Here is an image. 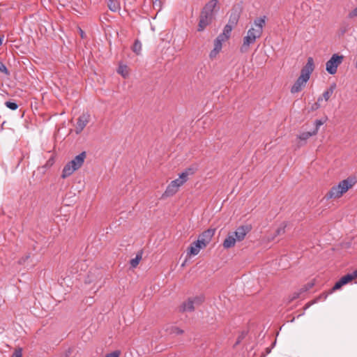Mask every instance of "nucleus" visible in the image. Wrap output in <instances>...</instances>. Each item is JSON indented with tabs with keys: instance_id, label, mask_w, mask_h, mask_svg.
Listing matches in <instances>:
<instances>
[{
	"instance_id": "1",
	"label": "nucleus",
	"mask_w": 357,
	"mask_h": 357,
	"mask_svg": "<svg viewBox=\"0 0 357 357\" xmlns=\"http://www.w3.org/2000/svg\"><path fill=\"white\" fill-rule=\"evenodd\" d=\"M218 3V0H211L202 8L199 17L197 31H203L208 26L212 24L215 20V8Z\"/></svg>"
},
{
	"instance_id": "2",
	"label": "nucleus",
	"mask_w": 357,
	"mask_h": 357,
	"mask_svg": "<svg viewBox=\"0 0 357 357\" xmlns=\"http://www.w3.org/2000/svg\"><path fill=\"white\" fill-rule=\"evenodd\" d=\"M314 63L312 57H308L306 64L302 68L301 75L291 88V93H298L305 86L310 75L314 71Z\"/></svg>"
},
{
	"instance_id": "3",
	"label": "nucleus",
	"mask_w": 357,
	"mask_h": 357,
	"mask_svg": "<svg viewBox=\"0 0 357 357\" xmlns=\"http://www.w3.org/2000/svg\"><path fill=\"white\" fill-rule=\"evenodd\" d=\"M351 180L349 178L344 179L339 183L337 185H335L326 194L325 198L331 199L333 198H339L345 193L353 185Z\"/></svg>"
},
{
	"instance_id": "4",
	"label": "nucleus",
	"mask_w": 357,
	"mask_h": 357,
	"mask_svg": "<svg viewBox=\"0 0 357 357\" xmlns=\"http://www.w3.org/2000/svg\"><path fill=\"white\" fill-rule=\"evenodd\" d=\"M344 56L334 54L331 59L326 63V71L331 74L334 75L337 72L338 66L342 62Z\"/></svg>"
},
{
	"instance_id": "5",
	"label": "nucleus",
	"mask_w": 357,
	"mask_h": 357,
	"mask_svg": "<svg viewBox=\"0 0 357 357\" xmlns=\"http://www.w3.org/2000/svg\"><path fill=\"white\" fill-rule=\"evenodd\" d=\"M241 13V6L240 5H234L231 10L228 24L235 26L238 22Z\"/></svg>"
},
{
	"instance_id": "6",
	"label": "nucleus",
	"mask_w": 357,
	"mask_h": 357,
	"mask_svg": "<svg viewBox=\"0 0 357 357\" xmlns=\"http://www.w3.org/2000/svg\"><path fill=\"white\" fill-rule=\"evenodd\" d=\"M215 232V229L209 228L200 234L197 240L202 244V246L206 247L211 242Z\"/></svg>"
},
{
	"instance_id": "7",
	"label": "nucleus",
	"mask_w": 357,
	"mask_h": 357,
	"mask_svg": "<svg viewBox=\"0 0 357 357\" xmlns=\"http://www.w3.org/2000/svg\"><path fill=\"white\" fill-rule=\"evenodd\" d=\"M90 115L88 113H83L78 119L75 127V132L79 134L87 123L89 122Z\"/></svg>"
},
{
	"instance_id": "8",
	"label": "nucleus",
	"mask_w": 357,
	"mask_h": 357,
	"mask_svg": "<svg viewBox=\"0 0 357 357\" xmlns=\"http://www.w3.org/2000/svg\"><path fill=\"white\" fill-rule=\"evenodd\" d=\"M250 225H242L238 227L234 232L233 235L238 241H243L246 234L251 230Z\"/></svg>"
},
{
	"instance_id": "9",
	"label": "nucleus",
	"mask_w": 357,
	"mask_h": 357,
	"mask_svg": "<svg viewBox=\"0 0 357 357\" xmlns=\"http://www.w3.org/2000/svg\"><path fill=\"white\" fill-rule=\"evenodd\" d=\"M86 154L85 151L82 152L79 155L75 157L73 160L70 161L71 166L75 167L77 169H79L84 164Z\"/></svg>"
},
{
	"instance_id": "10",
	"label": "nucleus",
	"mask_w": 357,
	"mask_h": 357,
	"mask_svg": "<svg viewBox=\"0 0 357 357\" xmlns=\"http://www.w3.org/2000/svg\"><path fill=\"white\" fill-rule=\"evenodd\" d=\"M204 248L205 247L202 246V244L197 240L190 244V247L188 248V255L190 256L197 255L200 249Z\"/></svg>"
},
{
	"instance_id": "11",
	"label": "nucleus",
	"mask_w": 357,
	"mask_h": 357,
	"mask_svg": "<svg viewBox=\"0 0 357 357\" xmlns=\"http://www.w3.org/2000/svg\"><path fill=\"white\" fill-rule=\"evenodd\" d=\"M255 41L250 38V36H246L243 38V45L240 47V52L241 53H246L249 51L250 45L254 44Z\"/></svg>"
},
{
	"instance_id": "12",
	"label": "nucleus",
	"mask_w": 357,
	"mask_h": 357,
	"mask_svg": "<svg viewBox=\"0 0 357 357\" xmlns=\"http://www.w3.org/2000/svg\"><path fill=\"white\" fill-rule=\"evenodd\" d=\"M178 190V188H176L172 182L167 185L165 191L162 195V198H167L169 197H172L174 195Z\"/></svg>"
},
{
	"instance_id": "13",
	"label": "nucleus",
	"mask_w": 357,
	"mask_h": 357,
	"mask_svg": "<svg viewBox=\"0 0 357 357\" xmlns=\"http://www.w3.org/2000/svg\"><path fill=\"white\" fill-rule=\"evenodd\" d=\"M76 170H77V169L74 166H71V164L68 162L63 169L61 177L66 178L73 174Z\"/></svg>"
},
{
	"instance_id": "14",
	"label": "nucleus",
	"mask_w": 357,
	"mask_h": 357,
	"mask_svg": "<svg viewBox=\"0 0 357 357\" xmlns=\"http://www.w3.org/2000/svg\"><path fill=\"white\" fill-rule=\"evenodd\" d=\"M337 85L335 83H332L330 86L323 93L322 98L325 100V101H328L335 90Z\"/></svg>"
},
{
	"instance_id": "15",
	"label": "nucleus",
	"mask_w": 357,
	"mask_h": 357,
	"mask_svg": "<svg viewBox=\"0 0 357 357\" xmlns=\"http://www.w3.org/2000/svg\"><path fill=\"white\" fill-rule=\"evenodd\" d=\"M266 16L264 15L263 17L255 19L254 21V24L257 26L256 30H259V33L261 34L263 33V27L266 24Z\"/></svg>"
},
{
	"instance_id": "16",
	"label": "nucleus",
	"mask_w": 357,
	"mask_h": 357,
	"mask_svg": "<svg viewBox=\"0 0 357 357\" xmlns=\"http://www.w3.org/2000/svg\"><path fill=\"white\" fill-rule=\"evenodd\" d=\"M236 238L234 235H229L223 241L222 245L225 248L228 249L235 245Z\"/></svg>"
},
{
	"instance_id": "17",
	"label": "nucleus",
	"mask_w": 357,
	"mask_h": 357,
	"mask_svg": "<svg viewBox=\"0 0 357 357\" xmlns=\"http://www.w3.org/2000/svg\"><path fill=\"white\" fill-rule=\"evenodd\" d=\"M195 307H194V300H192L189 298L187 302H185L183 303L181 306V311L185 312V311H194Z\"/></svg>"
},
{
	"instance_id": "18",
	"label": "nucleus",
	"mask_w": 357,
	"mask_h": 357,
	"mask_svg": "<svg viewBox=\"0 0 357 357\" xmlns=\"http://www.w3.org/2000/svg\"><path fill=\"white\" fill-rule=\"evenodd\" d=\"M109 9L112 12H116L120 10V2L118 0H109L107 3Z\"/></svg>"
},
{
	"instance_id": "19",
	"label": "nucleus",
	"mask_w": 357,
	"mask_h": 357,
	"mask_svg": "<svg viewBox=\"0 0 357 357\" xmlns=\"http://www.w3.org/2000/svg\"><path fill=\"white\" fill-rule=\"evenodd\" d=\"M261 33H259V30H256L254 28H250L248 31L247 36H250L252 39H253L255 41H256L257 38H259L261 36Z\"/></svg>"
},
{
	"instance_id": "20",
	"label": "nucleus",
	"mask_w": 357,
	"mask_h": 357,
	"mask_svg": "<svg viewBox=\"0 0 357 357\" xmlns=\"http://www.w3.org/2000/svg\"><path fill=\"white\" fill-rule=\"evenodd\" d=\"M132 50L137 55L140 54L141 50H142V43L138 39H136L135 40L132 46Z\"/></svg>"
},
{
	"instance_id": "21",
	"label": "nucleus",
	"mask_w": 357,
	"mask_h": 357,
	"mask_svg": "<svg viewBox=\"0 0 357 357\" xmlns=\"http://www.w3.org/2000/svg\"><path fill=\"white\" fill-rule=\"evenodd\" d=\"M315 135V134H312V132H305L298 135V139L304 142H301L300 146H303L305 144V141L310 138V137Z\"/></svg>"
},
{
	"instance_id": "22",
	"label": "nucleus",
	"mask_w": 357,
	"mask_h": 357,
	"mask_svg": "<svg viewBox=\"0 0 357 357\" xmlns=\"http://www.w3.org/2000/svg\"><path fill=\"white\" fill-rule=\"evenodd\" d=\"M142 252H139L137 254L135 258L132 259L130 261V264L132 268H136L142 259Z\"/></svg>"
},
{
	"instance_id": "23",
	"label": "nucleus",
	"mask_w": 357,
	"mask_h": 357,
	"mask_svg": "<svg viewBox=\"0 0 357 357\" xmlns=\"http://www.w3.org/2000/svg\"><path fill=\"white\" fill-rule=\"evenodd\" d=\"M315 284V282H314V280H312L309 282H307V284H304L300 289H299V291L301 293V294H303L306 291H307L308 290H310V289H312Z\"/></svg>"
},
{
	"instance_id": "24",
	"label": "nucleus",
	"mask_w": 357,
	"mask_h": 357,
	"mask_svg": "<svg viewBox=\"0 0 357 357\" xmlns=\"http://www.w3.org/2000/svg\"><path fill=\"white\" fill-rule=\"evenodd\" d=\"M286 224L283 222L280 227H279L275 232L274 236H273L272 239H274L276 236L282 235L285 233V228H286Z\"/></svg>"
},
{
	"instance_id": "25",
	"label": "nucleus",
	"mask_w": 357,
	"mask_h": 357,
	"mask_svg": "<svg viewBox=\"0 0 357 357\" xmlns=\"http://www.w3.org/2000/svg\"><path fill=\"white\" fill-rule=\"evenodd\" d=\"M234 27V26H231L229 24H226L224 27L223 32L222 33L227 36V38H229L231 32Z\"/></svg>"
},
{
	"instance_id": "26",
	"label": "nucleus",
	"mask_w": 357,
	"mask_h": 357,
	"mask_svg": "<svg viewBox=\"0 0 357 357\" xmlns=\"http://www.w3.org/2000/svg\"><path fill=\"white\" fill-rule=\"evenodd\" d=\"M325 122H326V119L325 120H322V119L315 120V121H314L315 128H314V130L312 131V134L317 135V133L318 132V130L319 129V127L321 126H322Z\"/></svg>"
},
{
	"instance_id": "27",
	"label": "nucleus",
	"mask_w": 357,
	"mask_h": 357,
	"mask_svg": "<svg viewBox=\"0 0 357 357\" xmlns=\"http://www.w3.org/2000/svg\"><path fill=\"white\" fill-rule=\"evenodd\" d=\"M349 29H350L349 24L346 22H343L340 25V27L339 29L340 34L341 36H343L345 33H347L349 30Z\"/></svg>"
},
{
	"instance_id": "28",
	"label": "nucleus",
	"mask_w": 357,
	"mask_h": 357,
	"mask_svg": "<svg viewBox=\"0 0 357 357\" xmlns=\"http://www.w3.org/2000/svg\"><path fill=\"white\" fill-rule=\"evenodd\" d=\"M340 280L343 282L342 284L345 285L353 280V277L350 273H349L342 276Z\"/></svg>"
},
{
	"instance_id": "29",
	"label": "nucleus",
	"mask_w": 357,
	"mask_h": 357,
	"mask_svg": "<svg viewBox=\"0 0 357 357\" xmlns=\"http://www.w3.org/2000/svg\"><path fill=\"white\" fill-rule=\"evenodd\" d=\"M322 100H323V98L319 97L317 99V101L312 105V106L310 107V111L313 112V111L318 109L321 107L320 102Z\"/></svg>"
},
{
	"instance_id": "30",
	"label": "nucleus",
	"mask_w": 357,
	"mask_h": 357,
	"mask_svg": "<svg viewBox=\"0 0 357 357\" xmlns=\"http://www.w3.org/2000/svg\"><path fill=\"white\" fill-rule=\"evenodd\" d=\"M5 105L11 110H16L19 107L15 102L12 101H6Z\"/></svg>"
},
{
	"instance_id": "31",
	"label": "nucleus",
	"mask_w": 357,
	"mask_h": 357,
	"mask_svg": "<svg viewBox=\"0 0 357 357\" xmlns=\"http://www.w3.org/2000/svg\"><path fill=\"white\" fill-rule=\"evenodd\" d=\"M342 283L343 282L340 280L337 281L334 286L333 287V288L330 290L329 294H331L333 291L340 289L342 286H344Z\"/></svg>"
},
{
	"instance_id": "32",
	"label": "nucleus",
	"mask_w": 357,
	"mask_h": 357,
	"mask_svg": "<svg viewBox=\"0 0 357 357\" xmlns=\"http://www.w3.org/2000/svg\"><path fill=\"white\" fill-rule=\"evenodd\" d=\"M183 333H184V331L182 329L179 328L178 327H176V326H172L169 328V333H171V334L175 333L177 335H181Z\"/></svg>"
},
{
	"instance_id": "33",
	"label": "nucleus",
	"mask_w": 357,
	"mask_h": 357,
	"mask_svg": "<svg viewBox=\"0 0 357 357\" xmlns=\"http://www.w3.org/2000/svg\"><path fill=\"white\" fill-rule=\"evenodd\" d=\"M246 335H247V333L245 331H242L241 333V334L238 336L234 347H235L238 344H239L241 342V341L245 337Z\"/></svg>"
},
{
	"instance_id": "34",
	"label": "nucleus",
	"mask_w": 357,
	"mask_h": 357,
	"mask_svg": "<svg viewBox=\"0 0 357 357\" xmlns=\"http://www.w3.org/2000/svg\"><path fill=\"white\" fill-rule=\"evenodd\" d=\"M0 72L5 74L7 76L10 75V71L8 70L5 64L0 61Z\"/></svg>"
},
{
	"instance_id": "35",
	"label": "nucleus",
	"mask_w": 357,
	"mask_h": 357,
	"mask_svg": "<svg viewBox=\"0 0 357 357\" xmlns=\"http://www.w3.org/2000/svg\"><path fill=\"white\" fill-rule=\"evenodd\" d=\"M301 294H302L299 291L294 292L291 296H289L288 303H291V301H294L295 299L299 298Z\"/></svg>"
},
{
	"instance_id": "36",
	"label": "nucleus",
	"mask_w": 357,
	"mask_h": 357,
	"mask_svg": "<svg viewBox=\"0 0 357 357\" xmlns=\"http://www.w3.org/2000/svg\"><path fill=\"white\" fill-rule=\"evenodd\" d=\"M126 69V66H119L117 72L121 74L123 77H126L128 75V73L126 71L125 72Z\"/></svg>"
},
{
	"instance_id": "37",
	"label": "nucleus",
	"mask_w": 357,
	"mask_h": 357,
	"mask_svg": "<svg viewBox=\"0 0 357 357\" xmlns=\"http://www.w3.org/2000/svg\"><path fill=\"white\" fill-rule=\"evenodd\" d=\"M220 50L214 47V48L211 51L209 54V57L213 59L216 57V56L219 54Z\"/></svg>"
},
{
	"instance_id": "38",
	"label": "nucleus",
	"mask_w": 357,
	"mask_h": 357,
	"mask_svg": "<svg viewBox=\"0 0 357 357\" xmlns=\"http://www.w3.org/2000/svg\"><path fill=\"white\" fill-rule=\"evenodd\" d=\"M11 357H22V349L20 347L15 349Z\"/></svg>"
},
{
	"instance_id": "39",
	"label": "nucleus",
	"mask_w": 357,
	"mask_h": 357,
	"mask_svg": "<svg viewBox=\"0 0 357 357\" xmlns=\"http://www.w3.org/2000/svg\"><path fill=\"white\" fill-rule=\"evenodd\" d=\"M54 163V157H51L45 163V165L43 166L44 168H50L51 167L53 164Z\"/></svg>"
},
{
	"instance_id": "40",
	"label": "nucleus",
	"mask_w": 357,
	"mask_h": 357,
	"mask_svg": "<svg viewBox=\"0 0 357 357\" xmlns=\"http://www.w3.org/2000/svg\"><path fill=\"white\" fill-rule=\"evenodd\" d=\"M121 355V351L119 350L114 351L109 354H107L105 357H119Z\"/></svg>"
},
{
	"instance_id": "41",
	"label": "nucleus",
	"mask_w": 357,
	"mask_h": 357,
	"mask_svg": "<svg viewBox=\"0 0 357 357\" xmlns=\"http://www.w3.org/2000/svg\"><path fill=\"white\" fill-rule=\"evenodd\" d=\"M172 183L178 188L184 183L179 178L172 181Z\"/></svg>"
},
{
	"instance_id": "42",
	"label": "nucleus",
	"mask_w": 357,
	"mask_h": 357,
	"mask_svg": "<svg viewBox=\"0 0 357 357\" xmlns=\"http://www.w3.org/2000/svg\"><path fill=\"white\" fill-rule=\"evenodd\" d=\"M30 258V254H28V255H26L25 256L21 257L19 260H18V264H24L26 261Z\"/></svg>"
},
{
	"instance_id": "43",
	"label": "nucleus",
	"mask_w": 357,
	"mask_h": 357,
	"mask_svg": "<svg viewBox=\"0 0 357 357\" xmlns=\"http://www.w3.org/2000/svg\"><path fill=\"white\" fill-rule=\"evenodd\" d=\"M357 17V6L348 14V17L351 19Z\"/></svg>"
},
{
	"instance_id": "44",
	"label": "nucleus",
	"mask_w": 357,
	"mask_h": 357,
	"mask_svg": "<svg viewBox=\"0 0 357 357\" xmlns=\"http://www.w3.org/2000/svg\"><path fill=\"white\" fill-rule=\"evenodd\" d=\"M179 178L181 181H183V183H185L188 179V176L187 175L185 172H183L181 174H179Z\"/></svg>"
},
{
	"instance_id": "45",
	"label": "nucleus",
	"mask_w": 357,
	"mask_h": 357,
	"mask_svg": "<svg viewBox=\"0 0 357 357\" xmlns=\"http://www.w3.org/2000/svg\"><path fill=\"white\" fill-rule=\"evenodd\" d=\"M222 46V42L220 41V40H216V39L214 40V47H215L221 50Z\"/></svg>"
},
{
	"instance_id": "46",
	"label": "nucleus",
	"mask_w": 357,
	"mask_h": 357,
	"mask_svg": "<svg viewBox=\"0 0 357 357\" xmlns=\"http://www.w3.org/2000/svg\"><path fill=\"white\" fill-rule=\"evenodd\" d=\"M184 172H185V173L187 174L188 176L192 175L195 172V169L193 167H189V168H187Z\"/></svg>"
},
{
	"instance_id": "47",
	"label": "nucleus",
	"mask_w": 357,
	"mask_h": 357,
	"mask_svg": "<svg viewBox=\"0 0 357 357\" xmlns=\"http://www.w3.org/2000/svg\"><path fill=\"white\" fill-rule=\"evenodd\" d=\"M215 39L220 40V41H221V42H225V41L227 40L229 38H227V36H225L222 33H220Z\"/></svg>"
},
{
	"instance_id": "48",
	"label": "nucleus",
	"mask_w": 357,
	"mask_h": 357,
	"mask_svg": "<svg viewBox=\"0 0 357 357\" xmlns=\"http://www.w3.org/2000/svg\"><path fill=\"white\" fill-rule=\"evenodd\" d=\"M318 301V298H315L314 300L310 301V302H308L307 303L305 304V307H304V310H306L307 309L308 307H310L312 305H313L314 303H317Z\"/></svg>"
},
{
	"instance_id": "49",
	"label": "nucleus",
	"mask_w": 357,
	"mask_h": 357,
	"mask_svg": "<svg viewBox=\"0 0 357 357\" xmlns=\"http://www.w3.org/2000/svg\"><path fill=\"white\" fill-rule=\"evenodd\" d=\"M328 294H326L325 292L322 293L317 298L318 300H319L320 298H326Z\"/></svg>"
},
{
	"instance_id": "50",
	"label": "nucleus",
	"mask_w": 357,
	"mask_h": 357,
	"mask_svg": "<svg viewBox=\"0 0 357 357\" xmlns=\"http://www.w3.org/2000/svg\"><path fill=\"white\" fill-rule=\"evenodd\" d=\"M77 3H74L73 4L72 3L70 8L72 9H73L74 10L77 11V12H79V10L76 8V6H77Z\"/></svg>"
},
{
	"instance_id": "51",
	"label": "nucleus",
	"mask_w": 357,
	"mask_h": 357,
	"mask_svg": "<svg viewBox=\"0 0 357 357\" xmlns=\"http://www.w3.org/2000/svg\"><path fill=\"white\" fill-rule=\"evenodd\" d=\"M351 276L353 277V280L357 278V271H355L353 272V273H350Z\"/></svg>"
},
{
	"instance_id": "52",
	"label": "nucleus",
	"mask_w": 357,
	"mask_h": 357,
	"mask_svg": "<svg viewBox=\"0 0 357 357\" xmlns=\"http://www.w3.org/2000/svg\"><path fill=\"white\" fill-rule=\"evenodd\" d=\"M70 354V351L69 350L68 352H66L65 354H63L61 357H68Z\"/></svg>"
},
{
	"instance_id": "53",
	"label": "nucleus",
	"mask_w": 357,
	"mask_h": 357,
	"mask_svg": "<svg viewBox=\"0 0 357 357\" xmlns=\"http://www.w3.org/2000/svg\"><path fill=\"white\" fill-rule=\"evenodd\" d=\"M3 38H4V36H3V35H0V46H1V45H2V43H3Z\"/></svg>"
},
{
	"instance_id": "54",
	"label": "nucleus",
	"mask_w": 357,
	"mask_h": 357,
	"mask_svg": "<svg viewBox=\"0 0 357 357\" xmlns=\"http://www.w3.org/2000/svg\"><path fill=\"white\" fill-rule=\"evenodd\" d=\"M271 348H270V347H267L266 349V354H269L271 352Z\"/></svg>"
},
{
	"instance_id": "55",
	"label": "nucleus",
	"mask_w": 357,
	"mask_h": 357,
	"mask_svg": "<svg viewBox=\"0 0 357 357\" xmlns=\"http://www.w3.org/2000/svg\"><path fill=\"white\" fill-rule=\"evenodd\" d=\"M80 35L82 38H84V31L82 29H80Z\"/></svg>"
}]
</instances>
